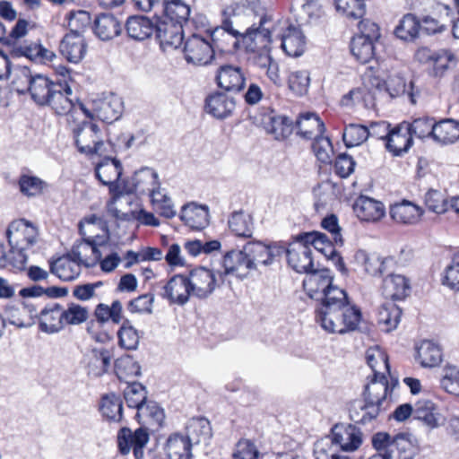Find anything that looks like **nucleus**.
<instances>
[{
	"label": "nucleus",
	"instance_id": "1",
	"mask_svg": "<svg viewBox=\"0 0 459 459\" xmlns=\"http://www.w3.org/2000/svg\"><path fill=\"white\" fill-rule=\"evenodd\" d=\"M315 320L327 333L343 335L359 330L363 315L346 290H335L325 303L316 304Z\"/></svg>",
	"mask_w": 459,
	"mask_h": 459
},
{
	"label": "nucleus",
	"instance_id": "2",
	"mask_svg": "<svg viewBox=\"0 0 459 459\" xmlns=\"http://www.w3.org/2000/svg\"><path fill=\"white\" fill-rule=\"evenodd\" d=\"M253 271V262L249 259L245 247L243 250L231 249L221 255L218 263L203 265V296L212 293L217 286L218 278L223 281V276L230 275L236 278H245Z\"/></svg>",
	"mask_w": 459,
	"mask_h": 459
},
{
	"label": "nucleus",
	"instance_id": "3",
	"mask_svg": "<svg viewBox=\"0 0 459 459\" xmlns=\"http://www.w3.org/2000/svg\"><path fill=\"white\" fill-rule=\"evenodd\" d=\"M412 58L428 78L437 83L446 79L459 61L451 48H433L425 45L415 49Z\"/></svg>",
	"mask_w": 459,
	"mask_h": 459
},
{
	"label": "nucleus",
	"instance_id": "4",
	"mask_svg": "<svg viewBox=\"0 0 459 459\" xmlns=\"http://www.w3.org/2000/svg\"><path fill=\"white\" fill-rule=\"evenodd\" d=\"M240 32L232 26V22L221 20V24L212 30H205L203 36V45H205L207 53L203 49V65H212L216 60L215 54L230 53L239 45Z\"/></svg>",
	"mask_w": 459,
	"mask_h": 459
},
{
	"label": "nucleus",
	"instance_id": "5",
	"mask_svg": "<svg viewBox=\"0 0 459 459\" xmlns=\"http://www.w3.org/2000/svg\"><path fill=\"white\" fill-rule=\"evenodd\" d=\"M372 446L385 459H414L420 453L419 445L405 434L392 437L388 433L377 432L372 437Z\"/></svg>",
	"mask_w": 459,
	"mask_h": 459
},
{
	"label": "nucleus",
	"instance_id": "6",
	"mask_svg": "<svg viewBox=\"0 0 459 459\" xmlns=\"http://www.w3.org/2000/svg\"><path fill=\"white\" fill-rule=\"evenodd\" d=\"M37 237V228L24 219L12 221L6 230V238L11 249L18 251L22 264L26 263V255L23 252L36 243Z\"/></svg>",
	"mask_w": 459,
	"mask_h": 459
},
{
	"label": "nucleus",
	"instance_id": "7",
	"mask_svg": "<svg viewBox=\"0 0 459 459\" xmlns=\"http://www.w3.org/2000/svg\"><path fill=\"white\" fill-rule=\"evenodd\" d=\"M272 17L268 14H264L259 20L257 26L255 24L248 28L244 33L240 32L239 44H242L247 52L257 53L263 55L268 54L271 50L272 44V31L264 28L267 22H270Z\"/></svg>",
	"mask_w": 459,
	"mask_h": 459
},
{
	"label": "nucleus",
	"instance_id": "8",
	"mask_svg": "<svg viewBox=\"0 0 459 459\" xmlns=\"http://www.w3.org/2000/svg\"><path fill=\"white\" fill-rule=\"evenodd\" d=\"M333 281V275L329 269H312L303 280V289L311 299L318 300V303H325L333 290H342L334 286Z\"/></svg>",
	"mask_w": 459,
	"mask_h": 459
},
{
	"label": "nucleus",
	"instance_id": "9",
	"mask_svg": "<svg viewBox=\"0 0 459 459\" xmlns=\"http://www.w3.org/2000/svg\"><path fill=\"white\" fill-rule=\"evenodd\" d=\"M79 233L82 235V238L74 243L70 252L66 254V257H69L74 264L83 265L86 268L93 267L101 257L99 244L94 238L86 237L81 223Z\"/></svg>",
	"mask_w": 459,
	"mask_h": 459
},
{
	"label": "nucleus",
	"instance_id": "10",
	"mask_svg": "<svg viewBox=\"0 0 459 459\" xmlns=\"http://www.w3.org/2000/svg\"><path fill=\"white\" fill-rule=\"evenodd\" d=\"M75 146L86 155L100 154L104 144L99 126L91 122L83 121L73 129Z\"/></svg>",
	"mask_w": 459,
	"mask_h": 459
},
{
	"label": "nucleus",
	"instance_id": "11",
	"mask_svg": "<svg viewBox=\"0 0 459 459\" xmlns=\"http://www.w3.org/2000/svg\"><path fill=\"white\" fill-rule=\"evenodd\" d=\"M160 186L157 172L148 167H143L134 172L130 181L125 182L124 190L127 194H148L156 201L157 189Z\"/></svg>",
	"mask_w": 459,
	"mask_h": 459
},
{
	"label": "nucleus",
	"instance_id": "12",
	"mask_svg": "<svg viewBox=\"0 0 459 459\" xmlns=\"http://www.w3.org/2000/svg\"><path fill=\"white\" fill-rule=\"evenodd\" d=\"M149 439L150 436L146 429L139 428L132 432L129 428L124 427L117 433L118 451L122 455H126L133 448L135 459H143V447Z\"/></svg>",
	"mask_w": 459,
	"mask_h": 459
},
{
	"label": "nucleus",
	"instance_id": "13",
	"mask_svg": "<svg viewBox=\"0 0 459 459\" xmlns=\"http://www.w3.org/2000/svg\"><path fill=\"white\" fill-rule=\"evenodd\" d=\"M299 238L307 242L308 246L314 247L327 259L333 260L340 271L346 272L344 261L335 248L337 245L333 240L331 241L325 233L319 231L301 232L299 234Z\"/></svg>",
	"mask_w": 459,
	"mask_h": 459
},
{
	"label": "nucleus",
	"instance_id": "14",
	"mask_svg": "<svg viewBox=\"0 0 459 459\" xmlns=\"http://www.w3.org/2000/svg\"><path fill=\"white\" fill-rule=\"evenodd\" d=\"M330 440L342 451H355L362 444V432L353 424L337 423L331 429Z\"/></svg>",
	"mask_w": 459,
	"mask_h": 459
},
{
	"label": "nucleus",
	"instance_id": "15",
	"mask_svg": "<svg viewBox=\"0 0 459 459\" xmlns=\"http://www.w3.org/2000/svg\"><path fill=\"white\" fill-rule=\"evenodd\" d=\"M289 243L288 264L297 273H308L314 267L310 246L299 238V234L292 236Z\"/></svg>",
	"mask_w": 459,
	"mask_h": 459
},
{
	"label": "nucleus",
	"instance_id": "16",
	"mask_svg": "<svg viewBox=\"0 0 459 459\" xmlns=\"http://www.w3.org/2000/svg\"><path fill=\"white\" fill-rule=\"evenodd\" d=\"M216 64L218 68L215 73V82L219 88L233 92H238L244 89L246 74L240 66Z\"/></svg>",
	"mask_w": 459,
	"mask_h": 459
},
{
	"label": "nucleus",
	"instance_id": "17",
	"mask_svg": "<svg viewBox=\"0 0 459 459\" xmlns=\"http://www.w3.org/2000/svg\"><path fill=\"white\" fill-rule=\"evenodd\" d=\"M153 34L159 41L160 48L166 50L168 48H179L184 39V31L177 23L167 22L154 15Z\"/></svg>",
	"mask_w": 459,
	"mask_h": 459
},
{
	"label": "nucleus",
	"instance_id": "18",
	"mask_svg": "<svg viewBox=\"0 0 459 459\" xmlns=\"http://www.w3.org/2000/svg\"><path fill=\"white\" fill-rule=\"evenodd\" d=\"M195 286L189 277L177 274L171 277L163 287L162 298L169 300L170 303L184 305L195 290Z\"/></svg>",
	"mask_w": 459,
	"mask_h": 459
},
{
	"label": "nucleus",
	"instance_id": "19",
	"mask_svg": "<svg viewBox=\"0 0 459 459\" xmlns=\"http://www.w3.org/2000/svg\"><path fill=\"white\" fill-rule=\"evenodd\" d=\"M391 219L403 225H415L421 221L424 209L408 199H401L389 206Z\"/></svg>",
	"mask_w": 459,
	"mask_h": 459
},
{
	"label": "nucleus",
	"instance_id": "20",
	"mask_svg": "<svg viewBox=\"0 0 459 459\" xmlns=\"http://www.w3.org/2000/svg\"><path fill=\"white\" fill-rule=\"evenodd\" d=\"M412 134L407 121L394 126L389 132L385 147L394 157L403 156L413 144Z\"/></svg>",
	"mask_w": 459,
	"mask_h": 459
},
{
	"label": "nucleus",
	"instance_id": "21",
	"mask_svg": "<svg viewBox=\"0 0 459 459\" xmlns=\"http://www.w3.org/2000/svg\"><path fill=\"white\" fill-rule=\"evenodd\" d=\"M387 374L372 375L362 392V398L387 410V395L392 392L389 387Z\"/></svg>",
	"mask_w": 459,
	"mask_h": 459
},
{
	"label": "nucleus",
	"instance_id": "22",
	"mask_svg": "<svg viewBox=\"0 0 459 459\" xmlns=\"http://www.w3.org/2000/svg\"><path fill=\"white\" fill-rule=\"evenodd\" d=\"M49 106L56 115H68L75 108L73 90L67 81H56V86L50 94Z\"/></svg>",
	"mask_w": 459,
	"mask_h": 459
},
{
	"label": "nucleus",
	"instance_id": "23",
	"mask_svg": "<svg viewBox=\"0 0 459 459\" xmlns=\"http://www.w3.org/2000/svg\"><path fill=\"white\" fill-rule=\"evenodd\" d=\"M263 128L277 141L288 139L294 131V122L284 115H278L273 110L264 114L261 121Z\"/></svg>",
	"mask_w": 459,
	"mask_h": 459
},
{
	"label": "nucleus",
	"instance_id": "24",
	"mask_svg": "<svg viewBox=\"0 0 459 459\" xmlns=\"http://www.w3.org/2000/svg\"><path fill=\"white\" fill-rule=\"evenodd\" d=\"M59 51L68 62L80 63L87 52V43L83 34L68 31L60 41Z\"/></svg>",
	"mask_w": 459,
	"mask_h": 459
},
{
	"label": "nucleus",
	"instance_id": "25",
	"mask_svg": "<svg viewBox=\"0 0 459 459\" xmlns=\"http://www.w3.org/2000/svg\"><path fill=\"white\" fill-rule=\"evenodd\" d=\"M385 410L368 400H354L349 403V418L355 424L367 425L377 421Z\"/></svg>",
	"mask_w": 459,
	"mask_h": 459
},
{
	"label": "nucleus",
	"instance_id": "26",
	"mask_svg": "<svg viewBox=\"0 0 459 459\" xmlns=\"http://www.w3.org/2000/svg\"><path fill=\"white\" fill-rule=\"evenodd\" d=\"M355 263L361 268L365 275L380 278L388 271L389 257H382L377 254H369L365 250H358L354 255Z\"/></svg>",
	"mask_w": 459,
	"mask_h": 459
},
{
	"label": "nucleus",
	"instance_id": "27",
	"mask_svg": "<svg viewBox=\"0 0 459 459\" xmlns=\"http://www.w3.org/2000/svg\"><path fill=\"white\" fill-rule=\"evenodd\" d=\"M96 118L107 124L117 121L123 112V102L116 94H109L92 102Z\"/></svg>",
	"mask_w": 459,
	"mask_h": 459
},
{
	"label": "nucleus",
	"instance_id": "28",
	"mask_svg": "<svg viewBox=\"0 0 459 459\" xmlns=\"http://www.w3.org/2000/svg\"><path fill=\"white\" fill-rule=\"evenodd\" d=\"M353 212L361 221L377 222L385 215V207L381 201L359 195L353 204Z\"/></svg>",
	"mask_w": 459,
	"mask_h": 459
},
{
	"label": "nucleus",
	"instance_id": "29",
	"mask_svg": "<svg viewBox=\"0 0 459 459\" xmlns=\"http://www.w3.org/2000/svg\"><path fill=\"white\" fill-rule=\"evenodd\" d=\"M410 280L398 273H388L382 281L381 292L385 299L403 300L411 292Z\"/></svg>",
	"mask_w": 459,
	"mask_h": 459
},
{
	"label": "nucleus",
	"instance_id": "30",
	"mask_svg": "<svg viewBox=\"0 0 459 459\" xmlns=\"http://www.w3.org/2000/svg\"><path fill=\"white\" fill-rule=\"evenodd\" d=\"M10 56L12 57L24 56L32 62L39 64H46L56 57L55 53L43 47L39 40L37 42L24 41L23 44L13 46L10 49Z\"/></svg>",
	"mask_w": 459,
	"mask_h": 459
},
{
	"label": "nucleus",
	"instance_id": "31",
	"mask_svg": "<svg viewBox=\"0 0 459 459\" xmlns=\"http://www.w3.org/2000/svg\"><path fill=\"white\" fill-rule=\"evenodd\" d=\"M296 134L304 140H312L325 131L323 120L313 112L300 114L294 123Z\"/></svg>",
	"mask_w": 459,
	"mask_h": 459
},
{
	"label": "nucleus",
	"instance_id": "32",
	"mask_svg": "<svg viewBox=\"0 0 459 459\" xmlns=\"http://www.w3.org/2000/svg\"><path fill=\"white\" fill-rule=\"evenodd\" d=\"M236 107L234 98L220 91L210 94L205 99L204 108L213 117L223 119L232 115Z\"/></svg>",
	"mask_w": 459,
	"mask_h": 459
},
{
	"label": "nucleus",
	"instance_id": "33",
	"mask_svg": "<svg viewBox=\"0 0 459 459\" xmlns=\"http://www.w3.org/2000/svg\"><path fill=\"white\" fill-rule=\"evenodd\" d=\"M123 167L119 160L105 157L95 168L96 178L104 186H108L110 191L120 179Z\"/></svg>",
	"mask_w": 459,
	"mask_h": 459
},
{
	"label": "nucleus",
	"instance_id": "34",
	"mask_svg": "<svg viewBox=\"0 0 459 459\" xmlns=\"http://www.w3.org/2000/svg\"><path fill=\"white\" fill-rule=\"evenodd\" d=\"M281 48L290 56H299L306 49V37L299 26L290 24L281 36Z\"/></svg>",
	"mask_w": 459,
	"mask_h": 459
},
{
	"label": "nucleus",
	"instance_id": "35",
	"mask_svg": "<svg viewBox=\"0 0 459 459\" xmlns=\"http://www.w3.org/2000/svg\"><path fill=\"white\" fill-rule=\"evenodd\" d=\"M160 14L155 13V16L167 22L177 23L183 28L184 23L188 21L190 15V7L183 0H162Z\"/></svg>",
	"mask_w": 459,
	"mask_h": 459
},
{
	"label": "nucleus",
	"instance_id": "36",
	"mask_svg": "<svg viewBox=\"0 0 459 459\" xmlns=\"http://www.w3.org/2000/svg\"><path fill=\"white\" fill-rule=\"evenodd\" d=\"M63 307L58 303L46 306L39 313V329L47 333H55L64 328Z\"/></svg>",
	"mask_w": 459,
	"mask_h": 459
},
{
	"label": "nucleus",
	"instance_id": "37",
	"mask_svg": "<svg viewBox=\"0 0 459 459\" xmlns=\"http://www.w3.org/2000/svg\"><path fill=\"white\" fill-rule=\"evenodd\" d=\"M125 30L129 39L143 41L153 34L154 21L143 15H133L127 18Z\"/></svg>",
	"mask_w": 459,
	"mask_h": 459
},
{
	"label": "nucleus",
	"instance_id": "38",
	"mask_svg": "<svg viewBox=\"0 0 459 459\" xmlns=\"http://www.w3.org/2000/svg\"><path fill=\"white\" fill-rule=\"evenodd\" d=\"M420 26L422 30L428 36L441 34L447 30L453 23L449 11L432 13L424 15L420 20Z\"/></svg>",
	"mask_w": 459,
	"mask_h": 459
},
{
	"label": "nucleus",
	"instance_id": "39",
	"mask_svg": "<svg viewBox=\"0 0 459 459\" xmlns=\"http://www.w3.org/2000/svg\"><path fill=\"white\" fill-rule=\"evenodd\" d=\"M121 31L122 25L120 22L111 13H100L94 22V33L103 41L114 39Z\"/></svg>",
	"mask_w": 459,
	"mask_h": 459
},
{
	"label": "nucleus",
	"instance_id": "40",
	"mask_svg": "<svg viewBox=\"0 0 459 459\" xmlns=\"http://www.w3.org/2000/svg\"><path fill=\"white\" fill-rule=\"evenodd\" d=\"M420 19L413 13H405L394 30V36L404 42H414L420 37Z\"/></svg>",
	"mask_w": 459,
	"mask_h": 459
},
{
	"label": "nucleus",
	"instance_id": "41",
	"mask_svg": "<svg viewBox=\"0 0 459 459\" xmlns=\"http://www.w3.org/2000/svg\"><path fill=\"white\" fill-rule=\"evenodd\" d=\"M432 140L442 144H453L459 140V122L452 118L436 121Z\"/></svg>",
	"mask_w": 459,
	"mask_h": 459
},
{
	"label": "nucleus",
	"instance_id": "42",
	"mask_svg": "<svg viewBox=\"0 0 459 459\" xmlns=\"http://www.w3.org/2000/svg\"><path fill=\"white\" fill-rule=\"evenodd\" d=\"M56 86V82L47 76L37 74L30 82L29 92L32 100L39 106H46L49 102L50 94Z\"/></svg>",
	"mask_w": 459,
	"mask_h": 459
},
{
	"label": "nucleus",
	"instance_id": "43",
	"mask_svg": "<svg viewBox=\"0 0 459 459\" xmlns=\"http://www.w3.org/2000/svg\"><path fill=\"white\" fill-rule=\"evenodd\" d=\"M374 92L366 86L361 85L351 89L344 94L340 100V105L351 108L359 106L369 108L374 104Z\"/></svg>",
	"mask_w": 459,
	"mask_h": 459
},
{
	"label": "nucleus",
	"instance_id": "44",
	"mask_svg": "<svg viewBox=\"0 0 459 459\" xmlns=\"http://www.w3.org/2000/svg\"><path fill=\"white\" fill-rule=\"evenodd\" d=\"M191 447L188 437L173 434L167 440L165 451L169 459H191Z\"/></svg>",
	"mask_w": 459,
	"mask_h": 459
},
{
	"label": "nucleus",
	"instance_id": "45",
	"mask_svg": "<svg viewBox=\"0 0 459 459\" xmlns=\"http://www.w3.org/2000/svg\"><path fill=\"white\" fill-rule=\"evenodd\" d=\"M416 359L424 368L437 367L442 361V351L431 341L424 340L416 349Z\"/></svg>",
	"mask_w": 459,
	"mask_h": 459
},
{
	"label": "nucleus",
	"instance_id": "46",
	"mask_svg": "<svg viewBox=\"0 0 459 459\" xmlns=\"http://www.w3.org/2000/svg\"><path fill=\"white\" fill-rule=\"evenodd\" d=\"M122 313V303L118 299L114 300L110 306L100 303L94 309L95 325H103L109 320L118 325L123 319Z\"/></svg>",
	"mask_w": 459,
	"mask_h": 459
},
{
	"label": "nucleus",
	"instance_id": "47",
	"mask_svg": "<svg viewBox=\"0 0 459 459\" xmlns=\"http://www.w3.org/2000/svg\"><path fill=\"white\" fill-rule=\"evenodd\" d=\"M111 352L107 349H92L89 354V374L100 377L107 373L110 368Z\"/></svg>",
	"mask_w": 459,
	"mask_h": 459
},
{
	"label": "nucleus",
	"instance_id": "48",
	"mask_svg": "<svg viewBox=\"0 0 459 459\" xmlns=\"http://www.w3.org/2000/svg\"><path fill=\"white\" fill-rule=\"evenodd\" d=\"M100 411L108 420L120 421L123 418V403L120 396L114 393L104 394L101 397Z\"/></svg>",
	"mask_w": 459,
	"mask_h": 459
},
{
	"label": "nucleus",
	"instance_id": "49",
	"mask_svg": "<svg viewBox=\"0 0 459 459\" xmlns=\"http://www.w3.org/2000/svg\"><path fill=\"white\" fill-rule=\"evenodd\" d=\"M402 309L395 304H384L377 314V324L385 332L394 330L402 316Z\"/></svg>",
	"mask_w": 459,
	"mask_h": 459
},
{
	"label": "nucleus",
	"instance_id": "50",
	"mask_svg": "<svg viewBox=\"0 0 459 459\" xmlns=\"http://www.w3.org/2000/svg\"><path fill=\"white\" fill-rule=\"evenodd\" d=\"M350 49L354 58L360 64H367L375 56V43L361 36H353L350 42Z\"/></svg>",
	"mask_w": 459,
	"mask_h": 459
},
{
	"label": "nucleus",
	"instance_id": "51",
	"mask_svg": "<svg viewBox=\"0 0 459 459\" xmlns=\"http://www.w3.org/2000/svg\"><path fill=\"white\" fill-rule=\"evenodd\" d=\"M229 228L237 237L250 238L253 234V221L250 215L242 211L234 212L229 219Z\"/></svg>",
	"mask_w": 459,
	"mask_h": 459
},
{
	"label": "nucleus",
	"instance_id": "52",
	"mask_svg": "<svg viewBox=\"0 0 459 459\" xmlns=\"http://www.w3.org/2000/svg\"><path fill=\"white\" fill-rule=\"evenodd\" d=\"M385 86L391 97L394 98L407 94L411 102L413 104L416 103L414 82L411 81L409 85H407L403 75H391L386 82L385 81Z\"/></svg>",
	"mask_w": 459,
	"mask_h": 459
},
{
	"label": "nucleus",
	"instance_id": "53",
	"mask_svg": "<svg viewBox=\"0 0 459 459\" xmlns=\"http://www.w3.org/2000/svg\"><path fill=\"white\" fill-rule=\"evenodd\" d=\"M73 261L66 257H59L50 263V272L65 281H70L76 279L80 274V264H73Z\"/></svg>",
	"mask_w": 459,
	"mask_h": 459
},
{
	"label": "nucleus",
	"instance_id": "54",
	"mask_svg": "<svg viewBox=\"0 0 459 459\" xmlns=\"http://www.w3.org/2000/svg\"><path fill=\"white\" fill-rule=\"evenodd\" d=\"M437 408L433 402L429 400L419 401L415 404L413 418L421 421L426 427L433 429L438 426Z\"/></svg>",
	"mask_w": 459,
	"mask_h": 459
},
{
	"label": "nucleus",
	"instance_id": "55",
	"mask_svg": "<svg viewBox=\"0 0 459 459\" xmlns=\"http://www.w3.org/2000/svg\"><path fill=\"white\" fill-rule=\"evenodd\" d=\"M140 337L138 330L134 327L132 322L127 318L122 319L117 331L119 346L128 351H134L138 348Z\"/></svg>",
	"mask_w": 459,
	"mask_h": 459
},
{
	"label": "nucleus",
	"instance_id": "56",
	"mask_svg": "<svg viewBox=\"0 0 459 459\" xmlns=\"http://www.w3.org/2000/svg\"><path fill=\"white\" fill-rule=\"evenodd\" d=\"M369 137L368 126L351 123L344 126L342 132V141L347 148L357 147L364 143Z\"/></svg>",
	"mask_w": 459,
	"mask_h": 459
},
{
	"label": "nucleus",
	"instance_id": "57",
	"mask_svg": "<svg viewBox=\"0 0 459 459\" xmlns=\"http://www.w3.org/2000/svg\"><path fill=\"white\" fill-rule=\"evenodd\" d=\"M366 361L372 369L373 375L390 374L389 359L386 353L378 348H368L366 351Z\"/></svg>",
	"mask_w": 459,
	"mask_h": 459
},
{
	"label": "nucleus",
	"instance_id": "58",
	"mask_svg": "<svg viewBox=\"0 0 459 459\" xmlns=\"http://www.w3.org/2000/svg\"><path fill=\"white\" fill-rule=\"evenodd\" d=\"M124 398L128 407L141 410L147 402V391L139 382L128 383L124 390Z\"/></svg>",
	"mask_w": 459,
	"mask_h": 459
},
{
	"label": "nucleus",
	"instance_id": "59",
	"mask_svg": "<svg viewBox=\"0 0 459 459\" xmlns=\"http://www.w3.org/2000/svg\"><path fill=\"white\" fill-rule=\"evenodd\" d=\"M18 186L21 193L30 197L40 195L48 184L37 176L22 174L18 180Z\"/></svg>",
	"mask_w": 459,
	"mask_h": 459
},
{
	"label": "nucleus",
	"instance_id": "60",
	"mask_svg": "<svg viewBox=\"0 0 459 459\" xmlns=\"http://www.w3.org/2000/svg\"><path fill=\"white\" fill-rule=\"evenodd\" d=\"M410 132L420 139L431 138L434 134L436 120L433 117L423 116L414 118L411 122H407Z\"/></svg>",
	"mask_w": 459,
	"mask_h": 459
},
{
	"label": "nucleus",
	"instance_id": "61",
	"mask_svg": "<svg viewBox=\"0 0 459 459\" xmlns=\"http://www.w3.org/2000/svg\"><path fill=\"white\" fill-rule=\"evenodd\" d=\"M312 140L311 149L317 160L324 164L330 163L333 153L331 139L323 134L312 138Z\"/></svg>",
	"mask_w": 459,
	"mask_h": 459
},
{
	"label": "nucleus",
	"instance_id": "62",
	"mask_svg": "<svg viewBox=\"0 0 459 459\" xmlns=\"http://www.w3.org/2000/svg\"><path fill=\"white\" fill-rule=\"evenodd\" d=\"M115 372L120 380L127 382L128 377L141 375V367L130 355L123 356L115 361Z\"/></svg>",
	"mask_w": 459,
	"mask_h": 459
},
{
	"label": "nucleus",
	"instance_id": "63",
	"mask_svg": "<svg viewBox=\"0 0 459 459\" xmlns=\"http://www.w3.org/2000/svg\"><path fill=\"white\" fill-rule=\"evenodd\" d=\"M424 204L429 212L442 214L447 211L450 202L442 192L429 189L424 195Z\"/></svg>",
	"mask_w": 459,
	"mask_h": 459
},
{
	"label": "nucleus",
	"instance_id": "64",
	"mask_svg": "<svg viewBox=\"0 0 459 459\" xmlns=\"http://www.w3.org/2000/svg\"><path fill=\"white\" fill-rule=\"evenodd\" d=\"M310 84L309 73L307 70L291 72L288 76L289 89L297 96H303L307 92Z\"/></svg>",
	"mask_w": 459,
	"mask_h": 459
}]
</instances>
